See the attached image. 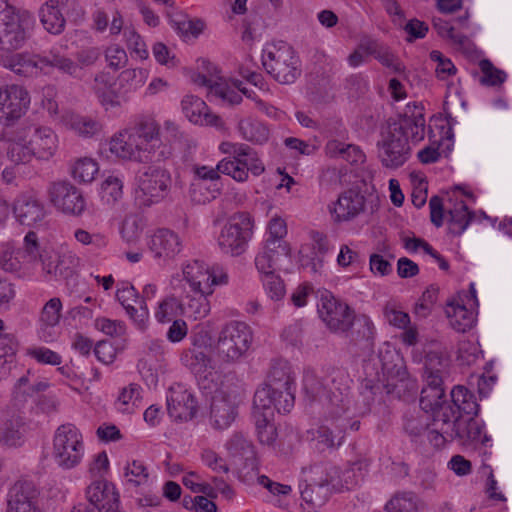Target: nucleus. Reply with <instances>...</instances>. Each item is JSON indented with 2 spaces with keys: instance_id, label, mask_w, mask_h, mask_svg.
I'll return each mask as SVG.
<instances>
[{
  "instance_id": "54",
  "label": "nucleus",
  "mask_w": 512,
  "mask_h": 512,
  "mask_svg": "<svg viewBox=\"0 0 512 512\" xmlns=\"http://www.w3.org/2000/svg\"><path fill=\"white\" fill-rule=\"evenodd\" d=\"M209 361L210 360L202 352L191 356L189 366L198 381H215L214 378L211 377L213 372L207 365Z\"/></svg>"
},
{
  "instance_id": "47",
  "label": "nucleus",
  "mask_w": 512,
  "mask_h": 512,
  "mask_svg": "<svg viewBox=\"0 0 512 512\" xmlns=\"http://www.w3.org/2000/svg\"><path fill=\"white\" fill-rule=\"evenodd\" d=\"M387 512H418L416 497L411 492L396 494L385 505Z\"/></svg>"
},
{
  "instance_id": "29",
  "label": "nucleus",
  "mask_w": 512,
  "mask_h": 512,
  "mask_svg": "<svg viewBox=\"0 0 512 512\" xmlns=\"http://www.w3.org/2000/svg\"><path fill=\"white\" fill-rule=\"evenodd\" d=\"M86 497L95 508L101 504L119 502V493L115 486L106 480H97L91 483L86 490Z\"/></svg>"
},
{
  "instance_id": "24",
  "label": "nucleus",
  "mask_w": 512,
  "mask_h": 512,
  "mask_svg": "<svg viewBox=\"0 0 512 512\" xmlns=\"http://www.w3.org/2000/svg\"><path fill=\"white\" fill-rule=\"evenodd\" d=\"M182 248L179 236L169 229H158L151 239V250L156 257L174 258Z\"/></svg>"
},
{
  "instance_id": "32",
  "label": "nucleus",
  "mask_w": 512,
  "mask_h": 512,
  "mask_svg": "<svg viewBox=\"0 0 512 512\" xmlns=\"http://www.w3.org/2000/svg\"><path fill=\"white\" fill-rule=\"evenodd\" d=\"M331 426L321 425L318 430V439L327 447L333 448L340 446L344 438L343 432L349 425V419L330 420Z\"/></svg>"
},
{
  "instance_id": "35",
  "label": "nucleus",
  "mask_w": 512,
  "mask_h": 512,
  "mask_svg": "<svg viewBox=\"0 0 512 512\" xmlns=\"http://www.w3.org/2000/svg\"><path fill=\"white\" fill-rule=\"evenodd\" d=\"M239 131L247 141L262 144L269 138L268 128L260 121L244 119L239 122Z\"/></svg>"
},
{
  "instance_id": "17",
  "label": "nucleus",
  "mask_w": 512,
  "mask_h": 512,
  "mask_svg": "<svg viewBox=\"0 0 512 512\" xmlns=\"http://www.w3.org/2000/svg\"><path fill=\"white\" fill-rule=\"evenodd\" d=\"M24 136L36 159L48 161L56 155L59 140L57 134L50 127L29 125L25 128Z\"/></svg>"
},
{
  "instance_id": "55",
  "label": "nucleus",
  "mask_w": 512,
  "mask_h": 512,
  "mask_svg": "<svg viewBox=\"0 0 512 512\" xmlns=\"http://www.w3.org/2000/svg\"><path fill=\"white\" fill-rule=\"evenodd\" d=\"M62 303L59 298L50 299L43 307L40 315L42 326L54 327L60 321Z\"/></svg>"
},
{
  "instance_id": "41",
  "label": "nucleus",
  "mask_w": 512,
  "mask_h": 512,
  "mask_svg": "<svg viewBox=\"0 0 512 512\" xmlns=\"http://www.w3.org/2000/svg\"><path fill=\"white\" fill-rule=\"evenodd\" d=\"M26 427L21 418L10 420L4 429L2 441L9 447H18L24 443Z\"/></svg>"
},
{
  "instance_id": "19",
  "label": "nucleus",
  "mask_w": 512,
  "mask_h": 512,
  "mask_svg": "<svg viewBox=\"0 0 512 512\" xmlns=\"http://www.w3.org/2000/svg\"><path fill=\"white\" fill-rule=\"evenodd\" d=\"M365 196L358 189H348L339 195L330 213L335 222L351 221L365 210Z\"/></svg>"
},
{
  "instance_id": "27",
  "label": "nucleus",
  "mask_w": 512,
  "mask_h": 512,
  "mask_svg": "<svg viewBox=\"0 0 512 512\" xmlns=\"http://www.w3.org/2000/svg\"><path fill=\"white\" fill-rule=\"evenodd\" d=\"M230 454L244 461V467L250 470L257 468L256 452L253 443L243 434L236 433L227 443Z\"/></svg>"
},
{
  "instance_id": "30",
  "label": "nucleus",
  "mask_w": 512,
  "mask_h": 512,
  "mask_svg": "<svg viewBox=\"0 0 512 512\" xmlns=\"http://www.w3.org/2000/svg\"><path fill=\"white\" fill-rule=\"evenodd\" d=\"M445 312L451 327L460 333L470 330L476 320L475 313L463 304L448 303Z\"/></svg>"
},
{
  "instance_id": "21",
  "label": "nucleus",
  "mask_w": 512,
  "mask_h": 512,
  "mask_svg": "<svg viewBox=\"0 0 512 512\" xmlns=\"http://www.w3.org/2000/svg\"><path fill=\"white\" fill-rule=\"evenodd\" d=\"M116 298L130 318L143 328L149 316L145 299L139 296L132 285L119 288L116 291Z\"/></svg>"
},
{
  "instance_id": "6",
  "label": "nucleus",
  "mask_w": 512,
  "mask_h": 512,
  "mask_svg": "<svg viewBox=\"0 0 512 512\" xmlns=\"http://www.w3.org/2000/svg\"><path fill=\"white\" fill-rule=\"evenodd\" d=\"M252 340V330L246 323L230 321L221 328L216 349L224 360L236 361L248 351Z\"/></svg>"
},
{
  "instance_id": "61",
  "label": "nucleus",
  "mask_w": 512,
  "mask_h": 512,
  "mask_svg": "<svg viewBox=\"0 0 512 512\" xmlns=\"http://www.w3.org/2000/svg\"><path fill=\"white\" fill-rule=\"evenodd\" d=\"M265 275L264 286L272 299L280 300L285 295V285L274 272H261Z\"/></svg>"
},
{
  "instance_id": "58",
  "label": "nucleus",
  "mask_w": 512,
  "mask_h": 512,
  "mask_svg": "<svg viewBox=\"0 0 512 512\" xmlns=\"http://www.w3.org/2000/svg\"><path fill=\"white\" fill-rule=\"evenodd\" d=\"M39 261H41L43 270L47 274L54 275L55 277L66 275L67 268L63 267V260H61L59 255L44 251V255H40Z\"/></svg>"
},
{
  "instance_id": "62",
  "label": "nucleus",
  "mask_w": 512,
  "mask_h": 512,
  "mask_svg": "<svg viewBox=\"0 0 512 512\" xmlns=\"http://www.w3.org/2000/svg\"><path fill=\"white\" fill-rule=\"evenodd\" d=\"M105 57L109 67L115 70L124 67L128 61L125 50L118 45L109 46L106 49Z\"/></svg>"
},
{
  "instance_id": "15",
  "label": "nucleus",
  "mask_w": 512,
  "mask_h": 512,
  "mask_svg": "<svg viewBox=\"0 0 512 512\" xmlns=\"http://www.w3.org/2000/svg\"><path fill=\"white\" fill-rule=\"evenodd\" d=\"M50 202L61 212L79 216L86 207L82 192L68 181L53 182L48 189Z\"/></svg>"
},
{
  "instance_id": "20",
  "label": "nucleus",
  "mask_w": 512,
  "mask_h": 512,
  "mask_svg": "<svg viewBox=\"0 0 512 512\" xmlns=\"http://www.w3.org/2000/svg\"><path fill=\"white\" fill-rule=\"evenodd\" d=\"M40 55L28 52L11 53L5 52L0 57L1 65L13 72L15 75L24 78H33L40 75Z\"/></svg>"
},
{
  "instance_id": "60",
  "label": "nucleus",
  "mask_w": 512,
  "mask_h": 512,
  "mask_svg": "<svg viewBox=\"0 0 512 512\" xmlns=\"http://www.w3.org/2000/svg\"><path fill=\"white\" fill-rule=\"evenodd\" d=\"M102 190L108 201L116 202L123 195V182L119 177L110 175L103 181Z\"/></svg>"
},
{
  "instance_id": "36",
  "label": "nucleus",
  "mask_w": 512,
  "mask_h": 512,
  "mask_svg": "<svg viewBox=\"0 0 512 512\" xmlns=\"http://www.w3.org/2000/svg\"><path fill=\"white\" fill-rule=\"evenodd\" d=\"M266 380V384H293L295 378L289 362L281 358L272 360Z\"/></svg>"
},
{
  "instance_id": "38",
  "label": "nucleus",
  "mask_w": 512,
  "mask_h": 512,
  "mask_svg": "<svg viewBox=\"0 0 512 512\" xmlns=\"http://www.w3.org/2000/svg\"><path fill=\"white\" fill-rule=\"evenodd\" d=\"M135 134H132L138 140L158 141L160 139V125L150 116H142L138 119L134 127Z\"/></svg>"
},
{
  "instance_id": "49",
  "label": "nucleus",
  "mask_w": 512,
  "mask_h": 512,
  "mask_svg": "<svg viewBox=\"0 0 512 512\" xmlns=\"http://www.w3.org/2000/svg\"><path fill=\"white\" fill-rule=\"evenodd\" d=\"M46 386H15L12 393V402L17 409L24 408L27 404L36 402V396Z\"/></svg>"
},
{
  "instance_id": "7",
  "label": "nucleus",
  "mask_w": 512,
  "mask_h": 512,
  "mask_svg": "<svg viewBox=\"0 0 512 512\" xmlns=\"http://www.w3.org/2000/svg\"><path fill=\"white\" fill-rule=\"evenodd\" d=\"M185 280L189 283L192 290L200 295L202 302L197 308L196 313L199 316H206L210 311V306L207 301V296L213 293V286L219 284H226L228 282V275L225 270H220L219 278H212L210 268L201 260H194L183 269Z\"/></svg>"
},
{
  "instance_id": "52",
  "label": "nucleus",
  "mask_w": 512,
  "mask_h": 512,
  "mask_svg": "<svg viewBox=\"0 0 512 512\" xmlns=\"http://www.w3.org/2000/svg\"><path fill=\"white\" fill-rule=\"evenodd\" d=\"M482 72L480 83L487 86L501 85L506 79V73L497 69L490 60L483 59L479 63Z\"/></svg>"
},
{
  "instance_id": "26",
  "label": "nucleus",
  "mask_w": 512,
  "mask_h": 512,
  "mask_svg": "<svg viewBox=\"0 0 512 512\" xmlns=\"http://www.w3.org/2000/svg\"><path fill=\"white\" fill-rule=\"evenodd\" d=\"M360 48L368 55H372L383 66L391 68L395 73H402L405 70L404 65L391 49L376 40L363 41L360 44Z\"/></svg>"
},
{
  "instance_id": "42",
  "label": "nucleus",
  "mask_w": 512,
  "mask_h": 512,
  "mask_svg": "<svg viewBox=\"0 0 512 512\" xmlns=\"http://www.w3.org/2000/svg\"><path fill=\"white\" fill-rule=\"evenodd\" d=\"M99 168L96 161L85 157L78 159L71 168L72 177L78 182L89 183L94 180Z\"/></svg>"
},
{
  "instance_id": "13",
  "label": "nucleus",
  "mask_w": 512,
  "mask_h": 512,
  "mask_svg": "<svg viewBox=\"0 0 512 512\" xmlns=\"http://www.w3.org/2000/svg\"><path fill=\"white\" fill-rule=\"evenodd\" d=\"M238 399L230 386H219L213 392L210 419L216 430L227 429L237 416Z\"/></svg>"
},
{
  "instance_id": "37",
  "label": "nucleus",
  "mask_w": 512,
  "mask_h": 512,
  "mask_svg": "<svg viewBox=\"0 0 512 512\" xmlns=\"http://www.w3.org/2000/svg\"><path fill=\"white\" fill-rule=\"evenodd\" d=\"M330 495V485L327 480L320 483L307 484L301 491L302 499L313 506H322Z\"/></svg>"
},
{
  "instance_id": "9",
  "label": "nucleus",
  "mask_w": 512,
  "mask_h": 512,
  "mask_svg": "<svg viewBox=\"0 0 512 512\" xmlns=\"http://www.w3.org/2000/svg\"><path fill=\"white\" fill-rule=\"evenodd\" d=\"M136 200L140 206L149 207L162 201L170 191L172 179L166 169L149 166L137 177Z\"/></svg>"
},
{
  "instance_id": "25",
  "label": "nucleus",
  "mask_w": 512,
  "mask_h": 512,
  "mask_svg": "<svg viewBox=\"0 0 512 512\" xmlns=\"http://www.w3.org/2000/svg\"><path fill=\"white\" fill-rule=\"evenodd\" d=\"M170 145L160 141H137L136 162L139 163H160L172 156Z\"/></svg>"
},
{
  "instance_id": "23",
  "label": "nucleus",
  "mask_w": 512,
  "mask_h": 512,
  "mask_svg": "<svg viewBox=\"0 0 512 512\" xmlns=\"http://www.w3.org/2000/svg\"><path fill=\"white\" fill-rule=\"evenodd\" d=\"M16 219L22 224L32 226L43 220L45 209L43 203L35 196L20 195L13 205Z\"/></svg>"
},
{
  "instance_id": "45",
  "label": "nucleus",
  "mask_w": 512,
  "mask_h": 512,
  "mask_svg": "<svg viewBox=\"0 0 512 512\" xmlns=\"http://www.w3.org/2000/svg\"><path fill=\"white\" fill-rule=\"evenodd\" d=\"M181 105L183 113L190 122L202 124L203 113L207 110V105L201 98L187 95L183 98Z\"/></svg>"
},
{
  "instance_id": "59",
  "label": "nucleus",
  "mask_w": 512,
  "mask_h": 512,
  "mask_svg": "<svg viewBox=\"0 0 512 512\" xmlns=\"http://www.w3.org/2000/svg\"><path fill=\"white\" fill-rule=\"evenodd\" d=\"M430 59L437 63L435 68L436 76L444 80L448 76L456 73V67L449 58H446L440 51L433 50L430 52Z\"/></svg>"
},
{
  "instance_id": "50",
  "label": "nucleus",
  "mask_w": 512,
  "mask_h": 512,
  "mask_svg": "<svg viewBox=\"0 0 512 512\" xmlns=\"http://www.w3.org/2000/svg\"><path fill=\"white\" fill-rule=\"evenodd\" d=\"M20 140L21 142L12 143L7 150L8 158L15 165L29 163L33 158H35V154H32L25 136L20 138Z\"/></svg>"
},
{
  "instance_id": "2",
  "label": "nucleus",
  "mask_w": 512,
  "mask_h": 512,
  "mask_svg": "<svg viewBox=\"0 0 512 512\" xmlns=\"http://www.w3.org/2000/svg\"><path fill=\"white\" fill-rule=\"evenodd\" d=\"M417 112L408 115V111L398 121L388 123L387 131L382 133L380 158L387 168L402 166L409 157V141L419 143L425 137V119L416 105Z\"/></svg>"
},
{
  "instance_id": "11",
  "label": "nucleus",
  "mask_w": 512,
  "mask_h": 512,
  "mask_svg": "<svg viewBox=\"0 0 512 512\" xmlns=\"http://www.w3.org/2000/svg\"><path fill=\"white\" fill-rule=\"evenodd\" d=\"M30 106L29 92L20 85L0 86V124L12 126L25 115Z\"/></svg>"
},
{
  "instance_id": "43",
  "label": "nucleus",
  "mask_w": 512,
  "mask_h": 512,
  "mask_svg": "<svg viewBox=\"0 0 512 512\" xmlns=\"http://www.w3.org/2000/svg\"><path fill=\"white\" fill-rule=\"evenodd\" d=\"M40 73L45 66L54 67L67 74H74L77 70V64L70 58L59 54L58 52L51 51L46 56H40Z\"/></svg>"
},
{
  "instance_id": "48",
  "label": "nucleus",
  "mask_w": 512,
  "mask_h": 512,
  "mask_svg": "<svg viewBox=\"0 0 512 512\" xmlns=\"http://www.w3.org/2000/svg\"><path fill=\"white\" fill-rule=\"evenodd\" d=\"M40 18L44 28L52 34H60L65 27V18L62 10H52L49 8L40 9Z\"/></svg>"
},
{
  "instance_id": "44",
  "label": "nucleus",
  "mask_w": 512,
  "mask_h": 512,
  "mask_svg": "<svg viewBox=\"0 0 512 512\" xmlns=\"http://www.w3.org/2000/svg\"><path fill=\"white\" fill-rule=\"evenodd\" d=\"M70 128L78 135L83 137H92L98 134L102 125L99 121L86 116H72L69 120Z\"/></svg>"
},
{
  "instance_id": "14",
  "label": "nucleus",
  "mask_w": 512,
  "mask_h": 512,
  "mask_svg": "<svg viewBox=\"0 0 512 512\" xmlns=\"http://www.w3.org/2000/svg\"><path fill=\"white\" fill-rule=\"evenodd\" d=\"M6 503V512H44L40 491L32 481H16L8 490Z\"/></svg>"
},
{
  "instance_id": "39",
  "label": "nucleus",
  "mask_w": 512,
  "mask_h": 512,
  "mask_svg": "<svg viewBox=\"0 0 512 512\" xmlns=\"http://www.w3.org/2000/svg\"><path fill=\"white\" fill-rule=\"evenodd\" d=\"M137 139L132 134L127 140L119 137L112 138L110 141V151L117 157L125 160L136 161Z\"/></svg>"
},
{
  "instance_id": "34",
  "label": "nucleus",
  "mask_w": 512,
  "mask_h": 512,
  "mask_svg": "<svg viewBox=\"0 0 512 512\" xmlns=\"http://www.w3.org/2000/svg\"><path fill=\"white\" fill-rule=\"evenodd\" d=\"M349 330V336L353 342H365L366 346L372 344L374 327L373 323L367 316L362 315L359 317H354V315H352Z\"/></svg>"
},
{
  "instance_id": "57",
  "label": "nucleus",
  "mask_w": 512,
  "mask_h": 512,
  "mask_svg": "<svg viewBox=\"0 0 512 512\" xmlns=\"http://www.w3.org/2000/svg\"><path fill=\"white\" fill-rule=\"evenodd\" d=\"M382 370L387 376L388 381L405 382L410 378L403 359L398 355H396V360L392 365L384 363L382 365Z\"/></svg>"
},
{
  "instance_id": "33",
  "label": "nucleus",
  "mask_w": 512,
  "mask_h": 512,
  "mask_svg": "<svg viewBox=\"0 0 512 512\" xmlns=\"http://www.w3.org/2000/svg\"><path fill=\"white\" fill-rule=\"evenodd\" d=\"M419 404L422 410L431 413L447 405L443 386H423L420 392Z\"/></svg>"
},
{
  "instance_id": "56",
  "label": "nucleus",
  "mask_w": 512,
  "mask_h": 512,
  "mask_svg": "<svg viewBox=\"0 0 512 512\" xmlns=\"http://www.w3.org/2000/svg\"><path fill=\"white\" fill-rule=\"evenodd\" d=\"M242 166L240 158L235 159H223L217 164V170L220 174L231 176L238 182L247 180V172Z\"/></svg>"
},
{
  "instance_id": "3",
  "label": "nucleus",
  "mask_w": 512,
  "mask_h": 512,
  "mask_svg": "<svg viewBox=\"0 0 512 512\" xmlns=\"http://www.w3.org/2000/svg\"><path fill=\"white\" fill-rule=\"evenodd\" d=\"M266 71L281 84H292L301 75V61L294 49L287 44L274 46L262 56Z\"/></svg>"
},
{
  "instance_id": "46",
  "label": "nucleus",
  "mask_w": 512,
  "mask_h": 512,
  "mask_svg": "<svg viewBox=\"0 0 512 512\" xmlns=\"http://www.w3.org/2000/svg\"><path fill=\"white\" fill-rule=\"evenodd\" d=\"M146 71L143 69H126L118 76L119 90L123 89V95H126L133 89L144 84Z\"/></svg>"
},
{
  "instance_id": "10",
  "label": "nucleus",
  "mask_w": 512,
  "mask_h": 512,
  "mask_svg": "<svg viewBox=\"0 0 512 512\" xmlns=\"http://www.w3.org/2000/svg\"><path fill=\"white\" fill-rule=\"evenodd\" d=\"M304 399L308 404L320 402L327 414L326 421L348 419L343 414L349 408V401L344 397L340 387L336 386H302Z\"/></svg>"
},
{
  "instance_id": "8",
  "label": "nucleus",
  "mask_w": 512,
  "mask_h": 512,
  "mask_svg": "<svg viewBox=\"0 0 512 512\" xmlns=\"http://www.w3.org/2000/svg\"><path fill=\"white\" fill-rule=\"evenodd\" d=\"M29 38L28 21L0 0V49L10 52L22 48Z\"/></svg>"
},
{
  "instance_id": "22",
  "label": "nucleus",
  "mask_w": 512,
  "mask_h": 512,
  "mask_svg": "<svg viewBox=\"0 0 512 512\" xmlns=\"http://www.w3.org/2000/svg\"><path fill=\"white\" fill-rule=\"evenodd\" d=\"M290 252L287 242L266 240L263 251L255 258V266L259 272H274L281 260L290 257Z\"/></svg>"
},
{
  "instance_id": "5",
  "label": "nucleus",
  "mask_w": 512,
  "mask_h": 512,
  "mask_svg": "<svg viewBox=\"0 0 512 512\" xmlns=\"http://www.w3.org/2000/svg\"><path fill=\"white\" fill-rule=\"evenodd\" d=\"M83 455V441L80 431L75 425H60L53 438V457L63 469L77 466Z\"/></svg>"
},
{
  "instance_id": "31",
  "label": "nucleus",
  "mask_w": 512,
  "mask_h": 512,
  "mask_svg": "<svg viewBox=\"0 0 512 512\" xmlns=\"http://www.w3.org/2000/svg\"><path fill=\"white\" fill-rule=\"evenodd\" d=\"M255 420L257 436L261 444L271 446L277 438V429L273 423V413L268 409L266 412L258 411L253 408L252 412Z\"/></svg>"
},
{
  "instance_id": "12",
  "label": "nucleus",
  "mask_w": 512,
  "mask_h": 512,
  "mask_svg": "<svg viewBox=\"0 0 512 512\" xmlns=\"http://www.w3.org/2000/svg\"><path fill=\"white\" fill-rule=\"evenodd\" d=\"M296 386H261L253 397V408L258 411L266 412L268 409L274 414L288 413L294 406Z\"/></svg>"
},
{
  "instance_id": "1",
  "label": "nucleus",
  "mask_w": 512,
  "mask_h": 512,
  "mask_svg": "<svg viewBox=\"0 0 512 512\" xmlns=\"http://www.w3.org/2000/svg\"><path fill=\"white\" fill-rule=\"evenodd\" d=\"M451 401L442 408L432 412L431 426L450 436V440H475L480 435V428L474 419L478 415L480 405L476 396L467 386H453Z\"/></svg>"
},
{
  "instance_id": "4",
  "label": "nucleus",
  "mask_w": 512,
  "mask_h": 512,
  "mask_svg": "<svg viewBox=\"0 0 512 512\" xmlns=\"http://www.w3.org/2000/svg\"><path fill=\"white\" fill-rule=\"evenodd\" d=\"M253 226V220L249 213L239 212L232 215L218 237L220 250L231 256L243 254L252 237Z\"/></svg>"
},
{
  "instance_id": "18",
  "label": "nucleus",
  "mask_w": 512,
  "mask_h": 512,
  "mask_svg": "<svg viewBox=\"0 0 512 512\" xmlns=\"http://www.w3.org/2000/svg\"><path fill=\"white\" fill-rule=\"evenodd\" d=\"M198 402L192 392L185 386H170L167 395V410L176 422L192 420L197 413Z\"/></svg>"
},
{
  "instance_id": "51",
  "label": "nucleus",
  "mask_w": 512,
  "mask_h": 512,
  "mask_svg": "<svg viewBox=\"0 0 512 512\" xmlns=\"http://www.w3.org/2000/svg\"><path fill=\"white\" fill-rule=\"evenodd\" d=\"M173 27L183 36H198L204 28L203 21L196 19L190 20L186 15L176 14L171 18Z\"/></svg>"
},
{
  "instance_id": "16",
  "label": "nucleus",
  "mask_w": 512,
  "mask_h": 512,
  "mask_svg": "<svg viewBox=\"0 0 512 512\" xmlns=\"http://www.w3.org/2000/svg\"><path fill=\"white\" fill-rule=\"evenodd\" d=\"M318 313L332 332H348L353 311L332 294L325 292L318 303Z\"/></svg>"
},
{
  "instance_id": "40",
  "label": "nucleus",
  "mask_w": 512,
  "mask_h": 512,
  "mask_svg": "<svg viewBox=\"0 0 512 512\" xmlns=\"http://www.w3.org/2000/svg\"><path fill=\"white\" fill-rule=\"evenodd\" d=\"M450 230L456 235H460L469 225L473 215L468 211L467 205L461 201L449 211Z\"/></svg>"
},
{
  "instance_id": "64",
  "label": "nucleus",
  "mask_w": 512,
  "mask_h": 512,
  "mask_svg": "<svg viewBox=\"0 0 512 512\" xmlns=\"http://www.w3.org/2000/svg\"><path fill=\"white\" fill-rule=\"evenodd\" d=\"M129 475L134 477L129 478V482L133 483L135 486H139L146 482L149 477L146 466L136 460H134L131 465L126 467L125 476L128 477Z\"/></svg>"
},
{
  "instance_id": "53",
  "label": "nucleus",
  "mask_w": 512,
  "mask_h": 512,
  "mask_svg": "<svg viewBox=\"0 0 512 512\" xmlns=\"http://www.w3.org/2000/svg\"><path fill=\"white\" fill-rule=\"evenodd\" d=\"M17 254L23 259L24 262L31 263L40 259V255H44V251L40 250L37 234L29 231L24 237V244L22 250Z\"/></svg>"
},
{
  "instance_id": "28",
  "label": "nucleus",
  "mask_w": 512,
  "mask_h": 512,
  "mask_svg": "<svg viewBox=\"0 0 512 512\" xmlns=\"http://www.w3.org/2000/svg\"><path fill=\"white\" fill-rule=\"evenodd\" d=\"M449 361L440 352L430 351L425 357V375L427 384H443L448 380Z\"/></svg>"
},
{
  "instance_id": "63",
  "label": "nucleus",
  "mask_w": 512,
  "mask_h": 512,
  "mask_svg": "<svg viewBox=\"0 0 512 512\" xmlns=\"http://www.w3.org/2000/svg\"><path fill=\"white\" fill-rule=\"evenodd\" d=\"M433 28L441 37H447L454 43L463 44L466 39V37L462 34H455L454 27L441 18L433 19Z\"/></svg>"
}]
</instances>
